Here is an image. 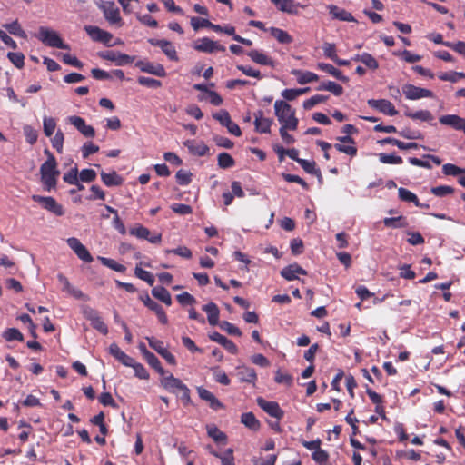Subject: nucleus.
Returning a JSON list of instances; mask_svg holds the SVG:
<instances>
[{
  "mask_svg": "<svg viewBox=\"0 0 465 465\" xmlns=\"http://www.w3.org/2000/svg\"><path fill=\"white\" fill-rule=\"evenodd\" d=\"M45 153L47 159L40 167V174L45 190L49 192L55 188L60 172L57 170V162L53 153L48 149L45 150Z\"/></svg>",
  "mask_w": 465,
  "mask_h": 465,
  "instance_id": "f257e3e1",
  "label": "nucleus"
},
{
  "mask_svg": "<svg viewBox=\"0 0 465 465\" xmlns=\"http://www.w3.org/2000/svg\"><path fill=\"white\" fill-rule=\"evenodd\" d=\"M275 115L281 126H287L289 130H296L298 119L295 116V110L285 101L277 100L274 103Z\"/></svg>",
  "mask_w": 465,
  "mask_h": 465,
  "instance_id": "f03ea898",
  "label": "nucleus"
},
{
  "mask_svg": "<svg viewBox=\"0 0 465 465\" xmlns=\"http://www.w3.org/2000/svg\"><path fill=\"white\" fill-rule=\"evenodd\" d=\"M37 38L47 46L69 49V45L63 42L58 33L48 27L40 26L38 29Z\"/></svg>",
  "mask_w": 465,
  "mask_h": 465,
  "instance_id": "7ed1b4c3",
  "label": "nucleus"
},
{
  "mask_svg": "<svg viewBox=\"0 0 465 465\" xmlns=\"http://www.w3.org/2000/svg\"><path fill=\"white\" fill-rule=\"evenodd\" d=\"M32 200L34 202L39 203L44 209L56 216H63L64 214V209L63 205L60 204L52 196H41L38 194H34L32 195Z\"/></svg>",
  "mask_w": 465,
  "mask_h": 465,
  "instance_id": "20e7f679",
  "label": "nucleus"
},
{
  "mask_svg": "<svg viewBox=\"0 0 465 465\" xmlns=\"http://www.w3.org/2000/svg\"><path fill=\"white\" fill-rule=\"evenodd\" d=\"M104 16L106 21L111 25H116L121 27L124 25L123 19L120 15V10L113 1L104 2L100 5Z\"/></svg>",
  "mask_w": 465,
  "mask_h": 465,
  "instance_id": "39448f33",
  "label": "nucleus"
},
{
  "mask_svg": "<svg viewBox=\"0 0 465 465\" xmlns=\"http://www.w3.org/2000/svg\"><path fill=\"white\" fill-rule=\"evenodd\" d=\"M98 55L104 60L114 62L118 66H123L131 64L135 59V56H131L121 52L113 50L100 52Z\"/></svg>",
  "mask_w": 465,
  "mask_h": 465,
  "instance_id": "423d86ee",
  "label": "nucleus"
},
{
  "mask_svg": "<svg viewBox=\"0 0 465 465\" xmlns=\"http://www.w3.org/2000/svg\"><path fill=\"white\" fill-rule=\"evenodd\" d=\"M402 93L408 100H418L420 98H432L433 92L408 84L402 86Z\"/></svg>",
  "mask_w": 465,
  "mask_h": 465,
  "instance_id": "0eeeda50",
  "label": "nucleus"
},
{
  "mask_svg": "<svg viewBox=\"0 0 465 465\" xmlns=\"http://www.w3.org/2000/svg\"><path fill=\"white\" fill-rule=\"evenodd\" d=\"M84 30L93 41L103 43L107 46H114L111 43L113 39L111 33L94 25H85Z\"/></svg>",
  "mask_w": 465,
  "mask_h": 465,
  "instance_id": "6e6552de",
  "label": "nucleus"
},
{
  "mask_svg": "<svg viewBox=\"0 0 465 465\" xmlns=\"http://www.w3.org/2000/svg\"><path fill=\"white\" fill-rule=\"evenodd\" d=\"M256 401L258 406L270 416L276 418L278 420L283 418L284 411L281 409L278 402L268 401L264 400L262 397H258Z\"/></svg>",
  "mask_w": 465,
  "mask_h": 465,
  "instance_id": "1a4fd4ad",
  "label": "nucleus"
},
{
  "mask_svg": "<svg viewBox=\"0 0 465 465\" xmlns=\"http://www.w3.org/2000/svg\"><path fill=\"white\" fill-rule=\"evenodd\" d=\"M193 48L198 52L212 54L216 51L224 52L225 47L219 45L217 42L208 38L203 37L197 40L193 45Z\"/></svg>",
  "mask_w": 465,
  "mask_h": 465,
  "instance_id": "9d476101",
  "label": "nucleus"
},
{
  "mask_svg": "<svg viewBox=\"0 0 465 465\" xmlns=\"http://www.w3.org/2000/svg\"><path fill=\"white\" fill-rule=\"evenodd\" d=\"M67 123L74 125L84 137L93 138L95 135V130L93 126L86 124L85 120L77 115L68 116Z\"/></svg>",
  "mask_w": 465,
  "mask_h": 465,
  "instance_id": "9b49d317",
  "label": "nucleus"
},
{
  "mask_svg": "<svg viewBox=\"0 0 465 465\" xmlns=\"http://www.w3.org/2000/svg\"><path fill=\"white\" fill-rule=\"evenodd\" d=\"M129 233L139 239L147 240L151 243H159L162 241L161 233L151 235L149 229L141 224H137L136 226L131 228L129 230Z\"/></svg>",
  "mask_w": 465,
  "mask_h": 465,
  "instance_id": "f8f14e48",
  "label": "nucleus"
},
{
  "mask_svg": "<svg viewBox=\"0 0 465 465\" xmlns=\"http://www.w3.org/2000/svg\"><path fill=\"white\" fill-rule=\"evenodd\" d=\"M149 346L157 351L169 364L175 365L176 359L173 354H172L166 348L163 346V342L160 340H157L153 337H147Z\"/></svg>",
  "mask_w": 465,
  "mask_h": 465,
  "instance_id": "ddd939ff",
  "label": "nucleus"
},
{
  "mask_svg": "<svg viewBox=\"0 0 465 465\" xmlns=\"http://www.w3.org/2000/svg\"><path fill=\"white\" fill-rule=\"evenodd\" d=\"M368 104L370 107L389 116H394L398 114L393 104L386 99H370Z\"/></svg>",
  "mask_w": 465,
  "mask_h": 465,
  "instance_id": "4468645a",
  "label": "nucleus"
},
{
  "mask_svg": "<svg viewBox=\"0 0 465 465\" xmlns=\"http://www.w3.org/2000/svg\"><path fill=\"white\" fill-rule=\"evenodd\" d=\"M148 43H150L153 46H158L162 49L164 54L172 61H178L179 57L177 55L176 49L174 45L168 40L165 39H155L150 38L148 39Z\"/></svg>",
  "mask_w": 465,
  "mask_h": 465,
  "instance_id": "2eb2a0df",
  "label": "nucleus"
},
{
  "mask_svg": "<svg viewBox=\"0 0 465 465\" xmlns=\"http://www.w3.org/2000/svg\"><path fill=\"white\" fill-rule=\"evenodd\" d=\"M135 66L142 72L151 74L159 77L166 76L164 67L160 64H153L148 61L139 60L135 63Z\"/></svg>",
  "mask_w": 465,
  "mask_h": 465,
  "instance_id": "dca6fc26",
  "label": "nucleus"
},
{
  "mask_svg": "<svg viewBox=\"0 0 465 465\" xmlns=\"http://www.w3.org/2000/svg\"><path fill=\"white\" fill-rule=\"evenodd\" d=\"M162 377L161 385L169 392L175 393L176 391H181L185 386L180 379L175 378L168 371L167 374Z\"/></svg>",
  "mask_w": 465,
  "mask_h": 465,
  "instance_id": "f3484780",
  "label": "nucleus"
},
{
  "mask_svg": "<svg viewBox=\"0 0 465 465\" xmlns=\"http://www.w3.org/2000/svg\"><path fill=\"white\" fill-rule=\"evenodd\" d=\"M197 392H198V395L199 397L208 402L209 406L211 409H213V411H218V410H222V409H224V405L223 403H222L214 395L213 393H212L210 391H208L207 389L203 388V387H198L197 388Z\"/></svg>",
  "mask_w": 465,
  "mask_h": 465,
  "instance_id": "a211bd4d",
  "label": "nucleus"
},
{
  "mask_svg": "<svg viewBox=\"0 0 465 465\" xmlns=\"http://www.w3.org/2000/svg\"><path fill=\"white\" fill-rule=\"evenodd\" d=\"M209 338L211 341H215L222 345L226 351H228L230 353L235 355L238 353V347L237 345L232 341L226 338L225 336L222 335L221 333L217 331H213L211 334H209Z\"/></svg>",
  "mask_w": 465,
  "mask_h": 465,
  "instance_id": "6ab92c4d",
  "label": "nucleus"
},
{
  "mask_svg": "<svg viewBox=\"0 0 465 465\" xmlns=\"http://www.w3.org/2000/svg\"><path fill=\"white\" fill-rule=\"evenodd\" d=\"M254 125L255 131L260 134H269L271 132V126L272 120L263 117V112L258 110L254 113Z\"/></svg>",
  "mask_w": 465,
  "mask_h": 465,
  "instance_id": "aec40b11",
  "label": "nucleus"
},
{
  "mask_svg": "<svg viewBox=\"0 0 465 465\" xmlns=\"http://www.w3.org/2000/svg\"><path fill=\"white\" fill-rule=\"evenodd\" d=\"M439 121L443 125H448L455 130L462 131L465 129V118L457 114H445L439 118Z\"/></svg>",
  "mask_w": 465,
  "mask_h": 465,
  "instance_id": "412c9836",
  "label": "nucleus"
},
{
  "mask_svg": "<svg viewBox=\"0 0 465 465\" xmlns=\"http://www.w3.org/2000/svg\"><path fill=\"white\" fill-rule=\"evenodd\" d=\"M247 55L251 58L252 62L255 64H261V65H267L272 68L275 67V62L274 60L268 56L267 54H263L262 52L252 49L247 53Z\"/></svg>",
  "mask_w": 465,
  "mask_h": 465,
  "instance_id": "4be33fe9",
  "label": "nucleus"
},
{
  "mask_svg": "<svg viewBox=\"0 0 465 465\" xmlns=\"http://www.w3.org/2000/svg\"><path fill=\"white\" fill-rule=\"evenodd\" d=\"M299 274L306 275L307 272L297 263L290 264L281 271V275L287 281L298 279Z\"/></svg>",
  "mask_w": 465,
  "mask_h": 465,
  "instance_id": "5701e85b",
  "label": "nucleus"
},
{
  "mask_svg": "<svg viewBox=\"0 0 465 465\" xmlns=\"http://www.w3.org/2000/svg\"><path fill=\"white\" fill-rule=\"evenodd\" d=\"M189 152L197 156H204L209 153V147L203 142H197L195 140H187L183 143Z\"/></svg>",
  "mask_w": 465,
  "mask_h": 465,
  "instance_id": "b1692460",
  "label": "nucleus"
},
{
  "mask_svg": "<svg viewBox=\"0 0 465 465\" xmlns=\"http://www.w3.org/2000/svg\"><path fill=\"white\" fill-rule=\"evenodd\" d=\"M109 352L112 356H114L117 361H119L124 366L133 365V361H134L132 357L124 352L116 343H112L109 347Z\"/></svg>",
  "mask_w": 465,
  "mask_h": 465,
  "instance_id": "393cba45",
  "label": "nucleus"
},
{
  "mask_svg": "<svg viewBox=\"0 0 465 465\" xmlns=\"http://www.w3.org/2000/svg\"><path fill=\"white\" fill-rule=\"evenodd\" d=\"M237 376L241 382H248L254 385L257 381L255 370L246 366L238 368Z\"/></svg>",
  "mask_w": 465,
  "mask_h": 465,
  "instance_id": "a878e982",
  "label": "nucleus"
},
{
  "mask_svg": "<svg viewBox=\"0 0 465 465\" xmlns=\"http://www.w3.org/2000/svg\"><path fill=\"white\" fill-rule=\"evenodd\" d=\"M317 68L322 72H325L336 79L347 83L349 82V78L345 76L342 72L337 68H335L332 64H325V63H318Z\"/></svg>",
  "mask_w": 465,
  "mask_h": 465,
  "instance_id": "bb28decb",
  "label": "nucleus"
},
{
  "mask_svg": "<svg viewBox=\"0 0 465 465\" xmlns=\"http://www.w3.org/2000/svg\"><path fill=\"white\" fill-rule=\"evenodd\" d=\"M202 309H203V311H204L207 313V319H208L210 325H212V326L217 325L219 322V315H220V311H219L218 306L214 302H211L207 304H204Z\"/></svg>",
  "mask_w": 465,
  "mask_h": 465,
  "instance_id": "cd10ccee",
  "label": "nucleus"
},
{
  "mask_svg": "<svg viewBox=\"0 0 465 465\" xmlns=\"http://www.w3.org/2000/svg\"><path fill=\"white\" fill-rule=\"evenodd\" d=\"M268 31L280 44L289 45L293 42L292 36L283 29L272 26Z\"/></svg>",
  "mask_w": 465,
  "mask_h": 465,
  "instance_id": "c85d7f7f",
  "label": "nucleus"
},
{
  "mask_svg": "<svg viewBox=\"0 0 465 465\" xmlns=\"http://www.w3.org/2000/svg\"><path fill=\"white\" fill-rule=\"evenodd\" d=\"M292 74L297 77V82L300 84H306L312 82H316L319 79V76L316 74L310 71L294 69L292 71Z\"/></svg>",
  "mask_w": 465,
  "mask_h": 465,
  "instance_id": "c756f323",
  "label": "nucleus"
},
{
  "mask_svg": "<svg viewBox=\"0 0 465 465\" xmlns=\"http://www.w3.org/2000/svg\"><path fill=\"white\" fill-rule=\"evenodd\" d=\"M328 9H329L330 14L335 19H338L340 21H346V22L355 21L352 15L350 12L346 11L345 9L340 8L333 5H329Z\"/></svg>",
  "mask_w": 465,
  "mask_h": 465,
  "instance_id": "7c9ffc66",
  "label": "nucleus"
},
{
  "mask_svg": "<svg viewBox=\"0 0 465 465\" xmlns=\"http://www.w3.org/2000/svg\"><path fill=\"white\" fill-rule=\"evenodd\" d=\"M381 144H391L397 146L401 150L418 149L419 144L417 143H404L392 137H386L379 141Z\"/></svg>",
  "mask_w": 465,
  "mask_h": 465,
  "instance_id": "2f4dec72",
  "label": "nucleus"
},
{
  "mask_svg": "<svg viewBox=\"0 0 465 465\" xmlns=\"http://www.w3.org/2000/svg\"><path fill=\"white\" fill-rule=\"evenodd\" d=\"M101 179L106 186H118L123 183V178L115 171L111 173L101 172Z\"/></svg>",
  "mask_w": 465,
  "mask_h": 465,
  "instance_id": "473e14b6",
  "label": "nucleus"
},
{
  "mask_svg": "<svg viewBox=\"0 0 465 465\" xmlns=\"http://www.w3.org/2000/svg\"><path fill=\"white\" fill-rule=\"evenodd\" d=\"M152 295L166 304L167 306L172 305V297L167 289L163 286L153 287L152 290Z\"/></svg>",
  "mask_w": 465,
  "mask_h": 465,
  "instance_id": "72a5a7b5",
  "label": "nucleus"
},
{
  "mask_svg": "<svg viewBox=\"0 0 465 465\" xmlns=\"http://www.w3.org/2000/svg\"><path fill=\"white\" fill-rule=\"evenodd\" d=\"M280 11L288 13L291 15H295L298 13V8L301 5L294 0H279L277 4H275Z\"/></svg>",
  "mask_w": 465,
  "mask_h": 465,
  "instance_id": "f704fd0d",
  "label": "nucleus"
},
{
  "mask_svg": "<svg viewBox=\"0 0 465 465\" xmlns=\"http://www.w3.org/2000/svg\"><path fill=\"white\" fill-rule=\"evenodd\" d=\"M404 115L412 120H420L423 122H430L433 120V115L429 110H419L416 112H412L407 109L404 112Z\"/></svg>",
  "mask_w": 465,
  "mask_h": 465,
  "instance_id": "c9c22d12",
  "label": "nucleus"
},
{
  "mask_svg": "<svg viewBox=\"0 0 465 465\" xmlns=\"http://www.w3.org/2000/svg\"><path fill=\"white\" fill-rule=\"evenodd\" d=\"M241 421L245 427L254 431L258 430L261 426L260 421L252 412L242 413L241 416Z\"/></svg>",
  "mask_w": 465,
  "mask_h": 465,
  "instance_id": "e433bc0d",
  "label": "nucleus"
},
{
  "mask_svg": "<svg viewBox=\"0 0 465 465\" xmlns=\"http://www.w3.org/2000/svg\"><path fill=\"white\" fill-rule=\"evenodd\" d=\"M398 194L402 202L413 203L415 206H422L417 195L406 188H399Z\"/></svg>",
  "mask_w": 465,
  "mask_h": 465,
  "instance_id": "4c0bfd02",
  "label": "nucleus"
},
{
  "mask_svg": "<svg viewBox=\"0 0 465 465\" xmlns=\"http://www.w3.org/2000/svg\"><path fill=\"white\" fill-rule=\"evenodd\" d=\"M11 35H14L15 36H19L21 38H26L27 35L25 32V30L22 28L21 25L19 24L18 20H15L10 24H5L3 25Z\"/></svg>",
  "mask_w": 465,
  "mask_h": 465,
  "instance_id": "58836bf2",
  "label": "nucleus"
},
{
  "mask_svg": "<svg viewBox=\"0 0 465 465\" xmlns=\"http://www.w3.org/2000/svg\"><path fill=\"white\" fill-rule=\"evenodd\" d=\"M383 223L386 227L390 228H403L408 225L406 218L402 215L398 217L384 218Z\"/></svg>",
  "mask_w": 465,
  "mask_h": 465,
  "instance_id": "ea45409f",
  "label": "nucleus"
},
{
  "mask_svg": "<svg viewBox=\"0 0 465 465\" xmlns=\"http://www.w3.org/2000/svg\"><path fill=\"white\" fill-rule=\"evenodd\" d=\"M2 337L6 341H24L23 333L18 329H16V328H8V329H6L2 333Z\"/></svg>",
  "mask_w": 465,
  "mask_h": 465,
  "instance_id": "a19ab883",
  "label": "nucleus"
},
{
  "mask_svg": "<svg viewBox=\"0 0 465 465\" xmlns=\"http://www.w3.org/2000/svg\"><path fill=\"white\" fill-rule=\"evenodd\" d=\"M218 165L220 168L228 169L235 164V161L231 154L228 153H221L218 154Z\"/></svg>",
  "mask_w": 465,
  "mask_h": 465,
  "instance_id": "79ce46f5",
  "label": "nucleus"
},
{
  "mask_svg": "<svg viewBox=\"0 0 465 465\" xmlns=\"http://www.w3.org/2000/svg\"><path fill=\"white\" fill-rule=\"evenodd\" d=\"M145 358L147 363L153 368L161 376L167 374V371L162 367L159 359L153 353H147Z\"/></svg>",
  "mask_w": 465,
  "mask_h": 465,
  "instance_id": "37998d69",
  "label": "nucleus"
},
{
  "mask_svg": "<svg viewBox=\"0 0 465 465\" xmlns=\"http://www.w3.org/2000/svg\"><path fill=\"white\" fill-rule=\"evenodd\" d=\"M309 91V87L300 89H284L282 92V96L288 101H292L296 99L299 95H302Z\"/></svg>",
  "mask_w": 465,
  "mask_h": 465,
  "instance_id": "c03bdc74",
  "label": "nucleus"
},
{
  "mask_svg": "<svg viewBox=\"0 0 465 465\" xmlns=\"http://www.w3.org/2000/svg\"><path fill=\"white\" fill-rule=\"evenodd\" d=\"M100 262L103 265L115 271L118 272H124L126 271V267L114 259L105 258V257H99Z\"/></svg>",
  "mask_w": 465,
  "mask_h": 465,
  "instance_id": "a18cd8bd",
  "label": "nucleus"
},
{
  "mask_svg": "<svg viewBox=\"0 0 465 465\" xmlns=\"http://www.w3.org/2000/svg\"><path fill=\"white\" fill-rule=\"evenodd\" d=\"M134 274L137 278L146 282L150 286L154 283V276L152 272L140 268L138 265L135 267Z\"/></svg>",
  "mask_w": 465,
  "mask_h": 465,
  "instance_id": "49530a36",
  "label": "nucleus"
},
{
  "mask_svg": "<svg viewBox=\"0 0 465 465\" xmlns=\"http://www.w3.org/2000/svg\"><path fill=\"white\" fill-rule=\"evenodd\" d=\"M44 133L45 136L51 137L56 128V121L53 117L45 116L43 120Z\"/></svg>",
  "mask_w": 465,
  "mask_h": 465,
  "instance_id": "de8ad7c7",
  "label": "nucleus"
},
{
  "mask_svg": "<svg viewBox=\"0 0 465 465\" xmlns=\"http://www.w3.org/2000/svg\"><path fill=\"white\" fill-rule=\"evenodd\" d=\"M378 156L380 162L385 164H401L403 163L402 158L396 154H387L381 153Z\"/></svg>",
  "mask_w": 465,
  "mask_h": 465,
  "instance_id": "09e8293b",
  "label": "nucleus"
},
{
  "mask_svg": "<svg viewBox=\"0 0 465 465\" xmlns=\"http://www.w3.org/2000/svg\"><path fill=\"white\" fill-rule=\"evenodd\" d=\"M327 99L328 96L326 95L315 94L303 102V108L305 110H310L318 104L324 103Z\"/></svg>",
  "mask_w": 465,
  "mask_h": 465,
  "instance_id": "8fccbe9b",
  "label": "nucleus"
},
{
  "mask_svg": "<svg viewBox=\"0 0 465 465\" xmlns=\"http://www.w3.org/2000/svg\"><path fill=\"white\" fill-rule=\"evenodd\" d=\"M333 147L340 153H346L347 155H350L351 157H354L357 155L358 149L355 146V144H341V143H335Z\"/></svg>",
  "mask_w": 465,
  "mask_h": 465,
  "instance_id": "3c124183",
  "label": "nucleus"
},
{
  "mask_svg": "<svg viewBox=\"0 0 465 465\" xmlns=\"http://www.w3.org/2000/svg\"><path fill=\"white\" fill-rule=\"evenodd\" d=\"M438 77L441 81H449L456 83L459 79H465V73L462 72H450V73H440Z\"/></svg>",
  "mask_w": 465,
  "mask_h": 465,
  "instance_id": "603ef678",
  "label": "nucleus"
},
{
  "mask_svg": "<svg viewBox=\"0 0 465 465\" xmlns=\"http://www.w3.org/2000/svg\"><path fill=\"white\" fill-rule=\"evenodd\" d=\"M7 58L18 69H22L25 65V55L20 52H9Z\"/></svg>",
  "mask_w": 465,
  "mask_h": 465,
  "instance_id": "864d4df0",
  "label": "nucleus"
},
{
  "mask_svg": "<svg viewBox=\"0 0 465 465\" xmlns=\"http://www.w3.org/2000/svg\"><path fill=\"white\" fill-rule=\"evenodd\" d=\"M192 173L186 170H179L175 174L176 182L182 186L188 185L192 182Z\"/></svg>",
  "mask_w": 465,
  "mask_h": 465,
  "instance_id": "5fc2aeb1",
  "label": "nucleus"
},
{
  "mask_svg": "<svg viewBox=\"0 0 465 465\" xmlns=\"http://www.w3.org/2000/svg\"><path fill=\"white\" fill-rule=\"evenodd\" d=\"M24 135L25 137L26 142L33 145L36 143L38 138L37 131L30 125H25L23 128Z\"/></svg>",
  "mask_w": 465,
  "mask_h": 465,
  "instance_id": "6e6d98bb",
  "label": "nucleus"
},
{
  "mask_svg": "<svg viewBox=\"0 0 465 465\" xmlns=\"http://www.w3.org/2000/svg\"><path fill=\"white\" fill-rule=\"evenodd\" d=\"M442 173L445 175H451V176H457L462 173H465V169L460 168L455 164L452 163H446L442 167Z\"/></svg>",
  "mask_w": 465,
  "mask_h": 465,
  "instance_id": "4d7b16f0",
  "label": "nucleus"
},
{
  "mask_svg": "<svg viewBox=\"0 0 465 465\" xmlns=\"http://www.w3.org/2000/svg\"><path fill=\"white\" fill-rule=\"evenodd\" d=\"M220 328L230 335L240 337L242 334L241 330L237 326L227 321L222 322L220 323Z\"/></svg>",
  "mask_w": 465,
  "mask_h": 465,
  "instance_id": "13d9d810",
  "label": "nucleus"
},
{
  "mask_svg": "<svg viewBox=\"0 0 465 465\" xmlns=\"http://www.w3.org/2000/svg\"><path fill=\"white\" fill-rule=\"evenodd\" d=\"M312 458L316 463H318L320 465H326V463L329 460L330 456L326 450H324L321 448L317 451L312 452Z\"/></svg>",
  "mask_w": 465,
  "mask_h": 465,
  "instance_id": "bf43d9fd",
  "label": "nucleus"
},
{
  "mask_svg": "<svg viewBox=\"0 0 465 465\" xmlns=\"http://www.w3.org/2000/svg\"><path fill=\"white\" fill-rule=\"evenodd\" d=\"M64 141V135L61 130H58L51 140L52 146L60 153L63 152Z\"/></svg>",
  "mask_w": 465,
  "mask_h": 465,
  "instance_id": "052dcab7",
  "label": "nucleus"
},
{
  "mask_svg": "<svg viewBox=\"0 0 465 465\" xmlns=\"http://www.w3.org/2000/svg\"><path fill=\"white\" fill-rule=\"evenodd\" d=\"M322 51L325 57L334 60L337 58V49L336 45L333 43H324L322 45Z\"/></svg>",
  "mask_w": 465,
  "mask_h": 465,
  "instance_id": "680f3d73",
  "label": "nucleus"
},
{
  "mask_svg": "<svg viewBox=\"0 0 465 465\" xmlns=\"http://www.w3.org/2000/svg\"><path fill=\"white\" fill-rule=\"evenodd\" d=\"M137 82L139 84L149 88H159L162 86V83L159 80L145 76H139Z\"/></svg>",
  "mask_w": 465,
  "mask_h": 465,
  "instance_id": "e2e57ef3",
  "label": "nucleus"
},
{
  "mask_svg": "<svg viewBox=\"0 0 465 465\" xmlns=\"http://www.w3.org/2000/svg\"><path fill=\"white\" fill-rule=\"evenodd\" d=\"M63 180L68 184H78L79 176L77 168H72L65 173L63 176Z\"/></svg>",
  "mask_w": 465,
  "mask_h": 465,
  "instance_id": "0e129e2a",
  "label": "nucleus"
},
{
  "mask_svg": "<svg viewBox=\"0 0 465 465\" xmlns=\"http://www.w3.org/2000/svg\"><path fill=\"white\" fill-rule=\"evenodd\" d=\"M79 181L83 183L94 182L96 178V173L93 169H83L79 173Z\"/></svg>",
  "mask_w": 465,
  "mask_h": 465,
  "instance_id": "69168bd1",
  "label": "nucleus"
},
{
  "mask_svg": "<svg viewBox=\"0 0 465 465\" xmlns=\"http://www.w3.org/2000/svg\"><path fill=\"white\" fill-rule=\"evenodd\" d=\"M406 233L409 236L407 242L411 245H420L425 242L423 236L419 232L407 231Z\"/></svg>",
  "mask_w": 465,
  "mask_h": 465,
  "instance_id": "338daca9",
  "label": "nucleus"
},
{
  "mask_svg": "<svg viewBox=\"0 0 465 465\" xmlns=\"http://www.w3.org/2000/svg\"><path fill=\"white\" fill-rule=\"evenodd\" d=\"M431 193L438 197H443L454 193V188L449 185H440L431 188Z\"/></svg>",
  "mask_w": 465,
  "mask_h": 465,
  "instance_id": "774afa93",
  "label": "nucleus"
}]
</instances>
